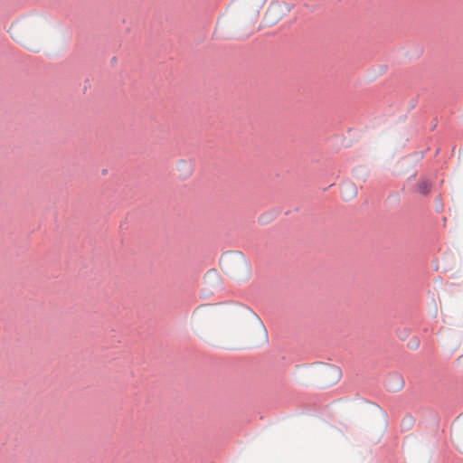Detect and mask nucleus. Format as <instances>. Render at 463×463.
I'll return each instance as SVG.
<instances>
[{
    "mask_svg": "<svg viewBox=\"0 0 463 463\" xmlns=\"http://www.w3.org/2000/svg\"><path fill=\"white\" fill-rule=\"evenodd\" d=\"M191 324L199 332H212L223 325L228 335H241L254 344H264L268 340L260 318L250 308L238 304L199 306L192 313Z\"/></svg>",
    "mask_w": 463,
    "mask_h": 463,
    "instance_id": "f257e3e1",
    "label": "nucleus"
},
{
    "mask_svg": "<svg viewBox=\"0 0 463 463\" xmlns=\"http://www.w3.org/2000/svg\"><path fill=\"white\" fill-rule=\"evenodd\" d=\"M220 263L222 270L235 279L245 280L250 276V265L240 251L224 253Z\"/></svg>",
    "mask_w": 463,
    "mask_h": 463,
    "instance_id": "f03ea898",
    "label": "nucleus"
},
{
    "mask_svg": "<svg viewBox=\"0 0 463 463\" xmlns=\"http://www.w3.org/2000/svg\"><path fill=\"white\" fill-rule=\"evenodd\" d=\"M11 38L28 50L38 51L43 38L38 31H12Z\"/></svg>",
    "mask_w": 463,
    "mask_h": 463,
    "instance_id": "7ed1b4c3",
    "label": "nucleus"
},
{
    "mask_svg": "<svg viewBox=\"0 0 463 463\" xmlns=\"http://www.w3.org/2000/svg\"><path fill=\"white\" fill-rule=\"evenodd\" d=\"M288 12L287 5L279 3L271 4L267 9L263 24L266 27L275 26Z\"/></svg>",
    "mask_w": 463,
    "mask_h": 463,
    "instance_id": "20e7f679",
    "label": "nucleus"
},
{
    "mask_svg": "<svg viewBox=\"0 0 463 463\" xmlns=\"http://www.w3.org/2000/svg\"><path fill=\"white\" fill-rule=\"evenodd\" d=\"M341 194L345 200L351 199L356 194V188L351 183H345L341 185Z\"/></svg>",
    "mask_w": 463,
    "mask_h": 463,
    "instance_id": "39448f33",
    "label": "nucleus"
},
{
    "mask_svg": "<svg viewBox=\"0 0 463 463\" xmlns=\"http://www.w3.org/2000/svg\"><path fill=\"white\" fill-rule=\"evenodd\" d=\"M176 168L181 173V176L183 178H187L192 175L193 172L192 165L184 160L178 161L176 164Z\"/></svg>",
    "mask_w": 463,
    "mask_h": 463,
    "instance_id": "423d86ee",
    "label": "nucleus"
},
{
    "mask_svg": "<svg viewBox=\"0 0 463 463\" xmlns=\"http://www.w3.org/2000/svg\"><path fill=\"white\" fill-rule=\"evenodd\" d=\"M324 377L327 378L329 376H332L331 382H336L340 378V370L336 367L329 366L326 367L323 373Z\"/></svg>",
    "mask_w": 463,
    "mask_h": 463,
    "instance_id": "0eeeda50",
    "label": "nucleus"
},
{
    "mask_svg": "<svg viewBox=\"0 0 463 463\" xmlns=\"http://www.w3.org/2000/svg\"><path fill=\"white\" fill-rule=\"evenodd\" d=\"M430 183L427 180H421L418 183L417 191L420 194H426L430 191Z\"/></svg>",
    "mask_w": 463,
    "mask_h": 463,
    "instance_id": "6e6552de",
    "label": "nucleus"
}]
</instances>
